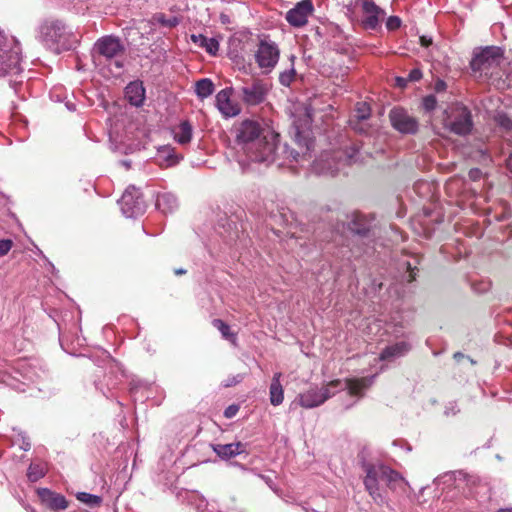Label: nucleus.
<instances>
[{"label": "nucleus", "instance_id": "nucleus-31", "mask_svg": "<svg viewBox=\"0 0 512 512\" xmlns=\"http://www.w3.org/2000/svg\"><path fill=\"white\" fill-rule=\"evenodd\" d=\"M77 500L80 502L90 506V507H97L101 504L102 498L98 495L90 494L87 492H78L76 494Z\"/></svg>", "mask_w": 512, "mask_h": 512}, {"label": "nucleus", "instance_id": "nucleus-8", "mask_svg": "<svg viewBox=\"0 0 512 512\" xmlns=\"http://www.w3.org/2000/svg\"><path fill=\"white\" fill-rule=\"evenodd\" d=\"M15 378L26 384H34L47 377V370L38 359H19L13 367Z\"/></svg>", "mask_w": 512, "mask_h": 512}, {"label": "nucleus", "instance_id": "nucleus-35", "mask_svg": "<svg viewBox=\"0 0 512 512\" xmlns=\"http://www.w3.org/2000/svg\"><path fill=\"white\" fill-rule=\"evenodd\" d=\"M294 59H295V56L292 55L290 57V60L293 62ZM295 75H296V71H295L294 65L292 64L290 69L280 73L279 82L281 83V85L288 87L293 82Z\"/></svg>", "mask_w": 512, "mask_h": 512}, {"label": "nucleus", "instance_id": "nucleus-33", "mask_svg": "<svg viewBox=\"0 0 512 512\" xmlns=\"http://www.w3.org/2000/svg\"><path fill=\"white\" fill-rule=\"evenodd\" d=\"M342 154L347 164L356 163L360 160V148L357 144L351 145Z\"/></svg>", "mask_w": 512, "mask_h": 512}, {"label": "nucleus", "instance_id": "nucleus-20", "mask_svg": "<svg viewBox=\"0 0 512 512\" xmlns=\"http://www.w3.org/2000/svg\"><path fill=\"white\" fill-rule=\"evenodd\" d=\"M500 57V50L495 47H486L479 54H476L472 60L473 69H482V66H490Z\"/></svg>", "mask_w": 512, "mask_h": 512}, {"label": "nucleus", "instance_id": "nucleus-1", "mask_svg": "<svg viewBox=\"0 0 512 512\" xmlns=\"http://www.w3.org/2000/svg\"><path fill=\"white\" fill-rule=\"evenodd\" d=\"M238 163L244 167L250 163L269 166L283 155L284 160L303 164L312 158L310 145L300 153L279 145V134L259 120L245 119L234 126Z\"/></svg>", "mask_w": 512, "mask_h": 512}, {"label": "nucleus", "instance_id": "nucleus-54", "mask_svg": "<svg viewBox=\"0 0 512 512\" xmlns=\"http://www.w3.org/2000/svg\"><path fill=\"white\" fill-rule=\"evenodd\" d=\"M507 168L512 173V153L509 155L508 159L506 160Z\"/></svg>", "mask_w": 512, "mask_h": 512}, {"label": "nucleus", "instance_id": "nucleus-13", "mask_svg": "<svg viewBox=\"0 0 512 512\" xmlns=\"http://www.w3.org/2000/svg\"><path fill=\"white\" fill-rule=\"evenodd\" d=\"M314 6L311 0H302L292 9L287 11L285 19L293 27H303L307 24L308 18L312 15Z\"/></svg>", "mask_w": 512, "mask_h": 512}, {"label": "nucleus", "instance_id": "nucleus-58", "mask_svg": "<svg viewBox=\"0 0 512 512\" xmlns=\"http://www.w3.org/2000/svg\"><path fill=\"white\" fill-rule=\"evenodd\" d=\"M497 512H512V509H499Z\"/></svg>", "mask_w": 512, "mask_h": 512}, {"label": "nucleus", "instance_id": "nucleus-42", "mask_svg": "<svg viewBox=\"0 0 512 512\" xmlns=\"http://www.w3.org/2000/svg\"><path fill=\"white\" fill-rule=\"evenodd\" d=\"M13 242L10 239L0 240V257L5 256L11 250Z\"/></svg>", "mask_w": 512, "mask_h": 512}, {"label": "nucleus", "instance_id": "nucleus-3", "mask_svg": "<svg viewBox=\"0 0 512 512\" xmlns=\"http://www.w3.org/2000/svg\"><path fill=\"white\" fill-rule=\"evenodd\" d=\"M376 375L347 379L344 383L334 380L322 387L313 386L300 393L297 397L299 405L305 409H312L322 405L339 390L347 389L352 396L362 397L364 391L374 382Z\"/></svg>", "mask_w": 512, "mask_h": 512}, {"label": "nucleus", "instance_id": "nucleus-24", "mask_svg": "<svg viewBox=\"0 0 512 512\" xmlns=\"http://www.w3.org/2000/svg\"><path fill=\"white\" fill-rule=\"evenodd\" d=\"M216 104L219 111L225 117H233L239 113V109L231 102L229 93L221 90L216 96Z\"/></svg>", "mask_w": 512, "mask_h": 512}, {"label": "nucleus", "instance_id": "nucleus-53", "mask_svg": "<svg viewBox=\"0 0 512 512\" xmlns=\"http://www.w3.org/2000/svg\"><path fill=\"white\" fill-rule=\"evenodd\" d=\"M264 481L265 483L273 490H275L274 488V482L273 480L269 477V476H265V475H261L260 476Z\"/></svg>", "mask_w": 512, "mask_h": 512}, {"label": "nucleus", "instance_id": "nucleus-30", "mask_svg": "<svg viewBox=\"0 0 512 512\" xmlns=\"http://www.w3.org/2000/svg\"><path fill=\"white\" fill-rule=\"evenodd\" d=\"M463 473V471H451L444 473L443 475L437 477L434 479V483L437 485H440L441 483L447 484V485H454L456 488L460 489L462 487V480L459 479L458 476H451L448 477V475L452 474H458Z\"/></svg>", "mask_w": 512, "mask_h": 512}, {"label": "nucleus", "instance_id": "nucleus-52", "mask_svg": "<svg viewBox=\"0 0 512 512\" xmlns=\"http://www.w3.org/2000/svg\"><path fill=\"white\" fill-rule=\"evenodd\" d=\"M409 79L408 78H403V77H397L396 78V84L397 86L403 88L407 85Z\"/></svg>", "mask_w": 512, "mask_h": 512}, {"label": "nucleus", "instance_id": "nucleus-50", "mask_svg": "<svg viewBox=\"0 0 512 512\" xmlns=\"http://www.w3.org/2000/svg\"><path fill=\"white\" fill-rule=\"evenodd\" d=\"M205 38H206V36H204V35H202V34H198V35H194V34H193V35L191 36L192 41H193L195 44L199 45V46L201 45L202 39H205Z\"/></svg>", "mask_w": 512, "mask_h": 512}, {"label": "nucleus", "instance_id": "nucleus-11", "mask_svg": "<svg viewBox=\"0 0 512 512\" xmlns=\"http://www.w3.org/2000/svg\"><path fill=\"white\" fill-rule=\"evenodd\" d=\"M119 203L123 215L127 218H134L145 212V201L140 191L134 186L125 190Z\"/></svg>", "mask_w": 512, "mask_h": 512}, {"label": "nucleus", "instance_id": "nucleus-2", "mask_svg": "<svg viewBox=\"0 0 512 512\" xmlns=\"http://www.w3.org/2000/svg\"><path fill=\"white\" fill-rule=\"evenodd\" d=\"M362 467L365 472V489L378 505L387 502L386 493L380 482L385 483L387 488L397 495H407L411 490L408 481L399 472L382 462H364Z\"/></svg>", "mask_w": 512, "mask_h": 512}, {"label": "nucleus", "instance_id": "nucleus-29", "mask_svg": "<svg viewBox=\"0 0 512 512\" xmlns=\"http://www.w3.org/2000/svg\"><path fill=\"white\" fill-rule=\"evenodd\" d=\"M195 91L199 98L204 99L212 95L214 92V84L208 79L204 78L196 82Z\"/></svg>", "mask_w": 512, "mask_h": 512}, {"label": "nucleus", "instance_id": "nucleus-14", "mask_svg": "<svg viewBox=\"0 0 512 512\" xmlns=\"http://www.w3.org/2000/svg\"><path fill=\"white\" fill-rule=\"evenodd\" d=\"M362 10L365 15L363 19L364 26L368 29H376L384 15V11L373 0H363Z\"/></svg>", "mask_w": 512, "mask_h": 512}, {"label": "nucleus", "instance_id": "nucleus-17", "mask_svg": "<svg viewBox=\"0 0 512 512\" xmlns=\"http://www.w3.org/2000/svg\"><path fill=\"white\" fill-rule=\"evenodd\" d=\"M335 158L336 157H332L329 153L321 155L319 159L313 162V171L321 175L334 176L340 169V164L335 162Z\"/></svg>", "mask_w": 512, "mask_h": 512}, {"label": "nucleus", "instance_id": "nucleus-5", "mask_svg": "<svg viewBox=\"0 0 512 512\" xmlns=\"http://www.w3.org/2000/svg\"><path fill=\"white\" fill-rule=\"evenodd\" d=\"M125 46L119 37L106 35L99 38L92 49L95 62L113 64L117 69L123 68Z\"/></svg>", "mask_w": 512, "mask_h": 512}, {"label": "nucleus", "instance_id": "nucleus-48", "mask_svg": "<svg viewBox=\"0 0 512 512\" xmlns=\"http://www.w3.org/2000/svg\"><path fill=\"white\" fill-rule=\"evenodd\" d=\"M469 178L473 181H477L481 178L482 176V171L478 168H472L470 171H469Z\"/></svg>", "mask_w": 512, "mask_h": 512}, {"label": "nucleus", "instance_id": "nucleus-12", "mask_svg": "<svg viewBox=\"0 0 512 512\" xmlns=\"http://www.w3.org/2000/svg\"><path fill=\"white\" fill-rule=\"evenodd\" d=\"M389 119L392 127L402 134H415L418 131L417 119L401 107L393 108L389 113Z\"/></svg>", "mask_w": 512, "mask_h": 512}, {"label": "nucleus", "instance_id": "nucleus-21", "mask_svg": "<svg viewBox=\"0 0 512 512\" xmlns=\"http://www.w3.org/2000/svg\"><path fill=\"white\" fill-rule=\"evenodd\" d=\"M155 205L163 214L173 213L178 208V199L171 192H160L156 196Z\"/></svg>", "mask_w": 512, "mask_h": 512}, {"label": "nucleus", "instance_id": "nucleus-9", "mask_svg": "<svg viewBox=\"0 0 512 512\" xmlns=\"http://www.w3.org/2000/svg\"><path fill=\"white\" fill-rule=\"evenodd\" d=\"M279 57L280 50L275 42L267 38L259 41L255 52V61L260 69L264 72H271L277 65Z\"/></svg>", "mask_w": 512, "mask_h": 512}, {"label": "nucleus", "instance_id": "nucleus-15", "mask_svg": "<svg viewBox=\"0 0 512 512\" xmlns=\"http://www.w3.org/2000/svg\"><path fill=\"white\" fill-rule=\"evenodd\" d=\"M37 493L41 501L51 510H65L68 507V501L62 494L53 492L48 488H40Z\"/></svg>", "mask_w": 512, "mask_h": 512}, {"label": "nucleus", "instance_id": "nucleus-25", "mask_svg": "<svg viewBox=\"0 0 512 512\" xmlns=\"http://www.w3.org/2000/svg\"><path fill=\"white\" fill-rule=\"evenodd\" d=\"M410 350L407 342L401 341L387 346L381 353V360L391 361L398 357L404 356Z\"/></svg>", "mask_w": 512, "mask_h": 512}, {"label": "nucleus", "instance_id": "nucleus-26", "mask_svg": "<svg viewBox=\"0 0 512 512\" xmlns=\"http://www.w3.org/2000/svg\"><path fill=\"white\" fill-rule=\"evenodd\" d=\"M370 228L371 223L364 215L356 214L350 223V230L361 237H367Z\"/></svg>", "mask_w": 512, "mask_h": 512}, {"label": "nucleus", "instance_id": "nucleus-36", "mask_svg": "<svg viewBox=\"0 0 512 512\" xmlns=\"http://www.w3.org/2000/svg\"><path fill=\"white\" fill-rule=\"evenodd\" d=\"M200 47L204 48L210 55H216L219 50V42L215 38L202 39Z\"/></svg>", "mask_w": 512, "mask_h": 512}, {"label": "nucleus", "instance_id": "nucleus-39", "mask_svg": "<svg viewBox=\"0 0 512 512\" xmlns=\"http://www.w3.org/2000/svg\"><path fill=\"white\" fill-rule=\"evenodd\" d=\"M403 265L406 266L408 276L407 281L412 282L416 279V271H417V260L414 259L413 262L406 261Z\"/></svg>", "mask_w": 512, "mask_h": 512}, {"label": "nucleus", "instance_id": "nucleus-6", "mask_svg": "<svg viewBox=\"0 0 512 512\" xmlns=\"http://www.w3.org/2000/svg\"><path fill=\"white\" fill-rule=\"evenodd\" d=\"M22 71L19 42L0 30V77L17 76Z\"/></svg>", "mask_w": 512, "mask_h": 512}, {"label": "nucleus", "instance_id": "nucleus-32", "mask_svg": "<svg viewBox=\"0 0 512 512\" xmlns=\"http://www.w3.org/2000/svg\"><path fill=\"white\" fill-rule=\"evenodd\" d=\"M14 436L12 437V444L19 445L20 449L28 451L31 448V443L26 434L22 431H16L14 429Z\"/></svg>", "mask_w": 512, "mask_h": 512}, {"label": "nucleus", "instance_id": "nucleus-22", "mask_svg": "<svg viewBox=\"0 0 512 512\" xmlns=\"http://www.w3.org/2000/svg\"><path fill=\"white\" fill-rule=\"evenodd\" d=\"M172 134L178 144L185 146L192 140L193 127L189 121L184 120L172 129Z\"/></svg>", "mask_w": 512, "mask_h": 512}, {"label": "nucleus", "instance_id": "nucleus-45", "mask_svg": "<svg viewBox=\"0 0 512 512\" xmlns=\"http://www.w3.org/2000/svg\"><path fill=\"white\" fill-rule=\"evenodd\" d=\"M409 81L411 82H416V81H419L421 78H422V72L420 69L418 68H415V69H412L409 74H408V77Z\"/></svg>", "mask_w": 512, "mask_h": 512}, {"label": "nucleus", "instance_id": "nucleus-49", "mask_svg": "<svg viewBox=\"0 0 512 512\" xmlns=\"http://www.w3.org/2000/svg\"><path fill=\"white\" fill-rule=\"evenodd\" d=\"M243 377L241 375L233 376L231 379H228L225 383V387H230L233 385H236L237 383L241 382Z\"/></svg>", "mask_w": 512, "mask_h": 512}, {"label": "nucleus", "instance_id": "nucleus-19", "mask_svg": "<svg viewBox=\"0 0 512 512\" xmlns=\"http://www.w3.org/2000/svg\"><path fill=\"white\" fill-rule=\"evenodd\" d=\"M125 97L131 105L142 106L145 100L143 83L141 81L130 82L125 88Z\"/></svg>", "mask_w": 512, "mask_h": 512}, {"label": "nucleus", "instance_id": "nucleus-4", "mask_svg": "<svg viewBox=\"0 0 512 512\" xmlns=\"http://www.w3.org/2000/svg\"><path fill=\"white\" fill-rule=\"evenodd\" d=\"M40 37L49 49L60 53L70 50L77 42L72 28L61 20H47L40 27Z\"/></svg>", "mask_w": 512, "mask_h": 512}, {"label": "nucleus", "instance_id": "nucleus-43", "mask_svg": "<svg viewBox=\"0 0 512 512\" xmlns=\"http://www.w3.org/2000/svg\"><path fill=\"white\" fill-rule=\"evenodd\" d=\"M460 412V409L456 402H449L445 406L444 414L446 416H455Z\"/></svg>", "mask_w": 512, "mask_h": 512}, {"label": "nucleus", "instance_id": "nucleus-51", "mask_svg": "<svg viewBox=\"0 0 512 512\" xmlns=\"http://www.w3.org/2000/svg\"><path fill=\"white\" fill-rule=\"evenodd\" d=\"M420 43H421L422 46L428 47L429 45L432 44V39L430 37H427V36H421L420 37Z\"/></svg>", "mask_w": 512, "mask_h": 512}, {"label": "nucleus", "instance_id": "nucleus-46", "mask_svg": "<svg viewBox=\"0 0 512 512\" xmlns=\"http://www.w3.org/2000/svg\"><path fill=\"white\" fill-rule=\"evenodd\" d=\"M239 410L237 405H230L224 411V416L228 419L233 418Z\"/></svg>", "mask_w": 512, "mask_h": 512}, {"label": "nucleus", "instance_id": "nucleus-10", "mask_svg": "<svg viewBox=\"0 0 512 512\" xmlns=\"http://www.w3.org/2000/svg\"><path fill=\"white\" fill-rule=\"evenodd\" d=\"M268 85L260 79L244 83L237 90L239 99L247 106H256L263 103L268 94Z\"/></svg>", "mask_w": 512, "mask_h": 512}, {"label": "nucleus", "instance_id": "nucleus-47", "mask_svg": "<svg viewBox=\"0 0 512 512\" xmlns=\"http://www.w3.org/2000/svg\"><path fill=\"white\" fill-rule=\"evenodd\" d=\"M447 89V84L442 79H437L434 84V91L436 93L444 92Z\"/></svg>", "mask_w": 512, "mask_h": 512}, {"label": "nucleus", "instance_id": "nucleus-27", "mask_svg": "<svg viewBox=\"0 0 512 512\" xmlns=\"http://www.w3.org/2000/svg\"><path fill=\"white\" fill-rule=\"evenodd\" d=\"M452 476H454V474H452ZM455 476H458L459 479L462 480L461 488H464V486H466L469 488L470 493H474V494L478 493L477 488L481 484V479L478 476L470 475L465 472L455 474ZM448 477H451V475H448Z\"/></svg>", "mask_w": 512, "mask_h": 512}, {"label": "nucleus", "instance_id": "nucleus-23", "mask_svg": "<svg viewBox=\"0 0 512 512\" xmlns=\"http://www.w3.org/2000/svg\"><path fill=\"white\" fill-rule=\"evenodd\" d=\"M282 373H274L269 387V399L273 406H279L284 400V389L281 384Z\"/></svg>", "mask_w": 512, "mask_h": 512}, {"label": "nucleus", "instance_id": "nucleus-55", "mask_svg": "<svg viewBox=\"0 0 512 512\" xmlns=\"http://www.w3.org/2000/svg\"><path fill=\"white\" fill-rule=\"evenodd\" d=\"M185 273H186V270H184L182 268L175 270V274L176 275H183Z\"/></svg>", "mask_w": 512, "mask_h": 512}, {"label": "nucleus", "instance_id": "nucleus-37", "mask_svg": "<svg viewBox=\"0 0 512 512\" xmlns=\"http://www.w3.org/2000/svg\"><path fill=\"white\" fill-rule=\"evenodd\" d=\"M155 20L160 23L162 26L165 27H175L179 24V19L175 16L172 17H166L164 14H156Z\"/></svg>", "mask_w": 512, "mask_h": 512}, {"label": "nucleus", "instance_id": "nucleus-18", "mask_svg": "<svg viewBox=\"0 0 512 512\" xmlns=\"http://www.w3.org/2000/svg\"><path fill=\"white\" fill-rule=\"evenodd\" d=\"M211 448L223 460L230 459L245 452V444L242 442L211 444Z\"/></svg>", "mask_w": 512, "mask_h": 512}, {"label": "nucleus", "instance_id": "nucleus-41", "mask_svg": "<svg viewBox=\"0 0 512 512\" xmlns=\"http://www.w3.org/2000/svg\"><path fill=\"white\" fill-rule=\"evenodd\" d=\"M349 123H350V126L352 127V129H354L355 131H357L359 133H367V131H368V128H367L366 124L364 123V120L350 119Z\"/></svg>", "mask_w": 512, "mask_h": 512}, {"label": "nucleus", "instance_id": "nucleus-56", "mask_svg": "<svg viewBox=\"0 0 512 512\" xmlns=\"http://www.w3.org/2000/svg\"><path fill=\"white\" fill-rule=\"evenodd\" d=\"M116 385H117V382L113 381V382L111 383V386H110V385H108V386H107V391H110L111 389L115 388V387H116Z\"/></svg>", "mask_w": 512, "mask_h": 512}, {"label": "nucleus", "instance_id": "nucleus-16", "mask_svg": "<svg viewBox=\"0 0 512 512\" xmlns=\"http://www.w3.org/2000/svg\"><path fill=\"white\" fill-rule=\"evenodd\" d=\"M183 159V155L176 152L171 145H163L157 148L155 160L161 167H172Z\"/></svg>", "mask_w": 512, "mask_h": 512}, {"label": "nucleus", "instance_id": "nucleus-38", "mask_svg": "<svg viewBox=\"0 0 512 512\" xmlns=\"http://www.w3.org/2000/svg\"><path fill=\"white\" fill-rule=\"evenodd\" d=\"M214 327H216L222 334V336L226 339H229L231 337H234V334L230 332V327L228 324H226L224 321L220 319H215L213 321Z\"/></svg>", "mask_w": 512, "mask_h": 512}, {"label": "nucleus", "instance_id": "nucleus-61", "mask_svg": "<svg viewBox=\"0 0 512 512\" xmlns=\"http://www.w3.org/2000/svg\"><path fill=\"white\" fill-rule=\"evenodd\" d=\"M462 356L460 353H455V357L460 358Z\"/></svg>", "mask_w": 512, "mask_h": 512}, {"label": "nucleus", "instance_id": "nucleus-60", "mask_svg": "<svg viewBox=\"0 0 512 512\" xmlns=\"http://www.w3.org/2000/svg\"><path fill=\"white\" fill-rule=\"evenodd\" d=\"M462 356L460 353H455V357L460 358Z\"/></svg>", "mask_w": 512, "mask_h": 512}, {"label": "nucleus", "instance_id": "nucleus-28", "mask_svg": "<svg viewBox=\"0 0 512 512\" xmlns=\"http://www.w3.org/2000/svg\"><path fill=\"white\" fill-rule=\"evenodd\" d=\"M46 464L42 462H32L27 470V478L31 482H36L46 474Z\"/></svg>", "mask_w": 512, "mask_h": 512}, {"label": "nucleus", "instance_id": "nucleus-57", "mask_svg": "<svg viewBox=\"0 0 512 512\" xmlns=\"http://www.w3.org/2000/svg\"><path fill=\"white\" fill-rule=\"evenodd\" d=\"M97 388L101 390V392L103 393V395H104V396H106L107 398H109V397H110V396L108 395L107 391H106L103 387H98V386H97Z\"/></svg>", "mask_w": 512, "mask_h": 512}, {"label": "nucleus", "instance_id": "nucleus-59", "mask_svg": "<svg viewBox=\"0 0 512 512\" xmlns=\"http://www.w3.org/2000/svg\"><path fill=\"white\" fill-rule=\"evenodd\" d=\"M125 166L129 167V163L127 161L122 162Z\"/></svg>", "mask_w": 512, "mask_h": 512}, {"label": "nucleus", "instance_id": "nucleus-34", "mask_svg": "<svg viewBox=\"0 0 512 512\" xmlns=\"http://www.w3.org/2000/svg\"><path fill=\"white\" fill-rule=\"evenodd\" d=\"M371 114L370 106L366 102H358L355 107V114L352 119L366 121Z\"/></svg>", "mask_w": 512, "mask_h": 512}, {"label": "nucleus", "instance_id": "nucleus-40", "mask_svg": "<svg viewBox=\"0 0 512 512\" xmlns=\"http://www.w3.org/2000/svg\"><path fill=\"white\" fill-rule=\"evenodd\" d=\"M436 105L437 99L433 94L427 95L423 98L422 106L426 111H433L436 108Z\"/></svg>", "mask_w": 512, "mask_h": 512}, {"label": "nucleus", "instance_id": "nucleus-7", "mask_svg": "<svg viewBox=\"0 0 512 512\" xmlns=\"http://www.w3.org/2000/svg\"><path fill=\"white\" fill-rule=\"evenodd\" d=\"M443 125L454 134L460 136L469 134L473 128L470 110L461 104L451 107L444 113Z\"/></svg>", "mask_w": 512, "mask_h": 512}, {"label": "nucleus", "instance_id": "nucleus-44", "mask_svg": "<svg viewBox=\"0 0 512 512\" xmlns=\"http://www.w3.org/2000/svg\"><path fill=\"white\" fill-rule=\"evenodd\" d=\"M387 29L396 30L401 26V19L398 16H390L386 22Z\"/></svg>", "mask_w": 512, "mask_h": 512}]
</instances>
